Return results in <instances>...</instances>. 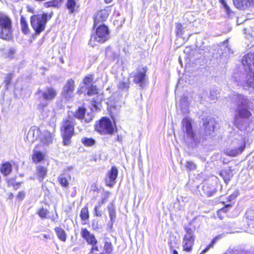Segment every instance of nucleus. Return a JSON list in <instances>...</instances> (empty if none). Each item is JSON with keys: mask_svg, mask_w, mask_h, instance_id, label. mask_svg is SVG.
<instances>
[{"mask_svg": "<svg viewBox=\"0 0 254 254\" xmlns=\"http://www.w3.org/2000/svg\"><path fill=\"white\" fill-rule=\"evenodd\" d=\"M53 134L49 131H45L43 136L41 138V142L45 145H49L53 142Z\"/></svg>", "mask_w": 254, "mask_h": 254, "instance_id": "nucleus-26", "label": "nucleus"}, {"mask_svg": "<svg viewBox=\"0 0 254 254\" xmlns=\"http://www.w3.org/2000/svg\"><path fill=\"white\" fill-rule=\"evenodd\" d=\"M108 209L109 210L111 221L113 223L116 217L115 209L114 207H108Z\"/></svg>", "mask_w": 254, "mask_h": 254, "instance_id": "nucleus-38", "label": "nucleus"}, {"mask_svg": "<svg viewBox=\"0 0 254 254\" xmlns=\"http://www.w3.org/2000/svg\"><path fill=\"white\" fill-rule=\"evenodd\" d=\"M182 127L185 128L186 132L188 136L191 140H194L195 137V133L192 130V127L190 121L185 118L182 121Z\"/></svg>", "mask_w": 254, "mask_h": 254, "instance_id": "nucleus-19", "label": "nucleus"}, {"mask_svg": "<svg viewBox=\"0 0 254 254\" xmlns=\"http://www.w3.org/2000/svg\"><path fill=\"white\" fill-rule=\"evenodd\" d=\"M81 142L84 146L89 147L94 145L96 143V141L92 138L84 137L81 139Z\"/></svg>", "mask_w": 254, "mask_h": 254, "instance_id": "nucleus-35", "label": "nucleus"}, {"mask_svg": "<svg viewBox=\"0 0 254 254\" xmlns=\"http://www.w3.org/2000/svg\"><path fill=\"white\" fill-rule=\"evenodd\" d=\"M204 134L205 136L210 135L214 130V120L210 118L202 119Z\"/></svg>", "mask_w": 254, "mask_h": 254, "instance_id": "nucleus-16", "label": "nucleus"}, {"mask_svg": "<svg viewBox=\"0 0 254 254\" xmlns=\"http://www.w3.org/2000/svg\"><path fill=\"white\" fill-rule=\"evenodd\" d=\"M208 251V249L205 247V248L204 249H203L201 252V253H200V254H204L206 252H207V251Z\"/></svg>", "mask_w": 254, "mask_h": 254, "instance_id": "nucleus-54", "label": "nucleus"}, {"mask_svg": "<svg viewBox=\"0 0 254 254\" xmlns=\"http://www.w3.org/2000/svg\"><path fill=\"white\" fill-rule=\"evenodd\" d=\"M113 0H104V2L106 3H109L111 2Z\"/></svg>", "mask_w": 254, "mask_h": 254, "instance_id": "nucleus-56", "label": "nucleus"}, {"mask_svg": "<svg viewBox=\"0 0 254 254\" xmlns=\"http://www.w3.org/2000/svg\"><path fill=\"white\" fill-rule=\"evenodd\" d=\"M168 244H169V246L170 247V250L171 253L173 254H178L177 251L174 249L175 247L173 245L172 242V241L169 242L168 243Z\"/></svg>", "mask_w": 254, "mask_h": 254, "instance_id": "nucleus-49", "label": "nucleus"}, {"mask_svg": "<svg viewBox=\"0 0 254 254\" xmlns=\"http://www.w3.org/2000/svg\"><path fill=\"white\" fill-rule=\"evenodd\" d=\"M94 31L92 33L91 38L88 41L90 46L94 47L96 43H104L110 38V30L106 25L93 26Z\"/></svg>", "mask_w": 254, "mask_h": 254, "instance_id": "nucleus-5", "label": "nucleus"}, {"mask_svg": "<svg viewBox=\"0 0 254 254\" xmlns=\"http://www.w3.org/2000/svg\"><path fill=\"white\" fill-rule=\"evenodd\" d=\"M130 86V80L129 78H127L125 81H120L118 85V87L119 89L123 90H128Z\"/></svg>", "mask_w": 254, "mask_h": 254, "instance_id": "nucleus-34", "label": "nucleus"}, {"mask_svg": "<svg viewBox=\"0 0 254 254\" xmlns=\"http://www.w3.org/2000/svg\"><path fill=\"white\" fill-rule=\"evenodd\" d=\"M70 175L65 176L64 174H61L58 178V181L61 186L63 188H68L69 187V181L70 180Z\"/></svg>", "mask_w": 254, "mask_h": 254, "instance_id": "nucleus-29", "label": "nucleus"}, {"mask_svg": "<svg viewBox=\"0 0 254 254\" xmlns=\"http://www.w3.org/2000/svg\"><path fill=\"white\" fill-rule=\"evenodd\" d=\"M86 111L85 107L83 106H79L73 113V116L81 122L89 123L93 120L94 115L90 112L86 113Z\"/></svg>", "mask_w": 254, "mask_h": 254, "instance_id": "nucleus-12", "label": "nucleus"}, {"mask_svg": "<svg viewBox=\"0 0 254 254\" xmlns=\"http://www.w3.org/2000/svg\"><path fill=\"white\" fill-rule=\"evenodd\" d=\"M40 93H41V98L45 102L40 103L38 105V108L43 110L48 106L47 102H50L56 98L58 92L54 87L49 86L47 87L43 91L40 89H38L36 94Z\"/></svg>", "mask_w": 254, "mask_h": 254, "instance_id": "nucleus-8", "label": "nucleus"}, {"mask_svg": "<svg viewBox=\"0 0 254 254\" xmlns=\"http://www.w3.org/2000/svg\"><path fill=\"white\" fill-rule=\"evenodd\" d=\"M75 84L73 79L70 78L66 81L63 87L62 96L65 100H69L73 97Z\"/></svg>", "mask_w": 254, "mask_h": 254, "instance_id": "nucleus-13", "label": "nucleus"}, {"mask_svg": "<svg viewBox=\"0 0 254 254\" xmlns=\"http://www.w3.org/2000/svg\"><path fill=\"white\" fill-rule=\"evenodd\" d=\"M36 213L41 219H45L48 217L49 211L48 209L41 207L37 209Z\"/></svg>", "mask_w": 254, "mask_h": 254, "instance_id": "nucleus-32", "label": "nucleus"}, {"mask_svg": "<svg viewBox=\"0 0 254 254\" xmlns=\"http://www.w3.org/2000/svg\"><path fill=\"white\" fill-rule=\"evenodd\" d=\"M236 196H237V195L234 194H232L229 195L227 197V201H230V202L232 201L236 198Z\"/></svg>", "mask_w": 254, "mask_h": 254, "instance_id": "nucleus-51", "label": "nucleus"}, {"mask_svg": "<svg viewBox=\"0 0 254 254\" xmlns=\"http://www.w3.org/2000/svg\"><path fill=\"white\" fill-rule=\"evenodd\" d=\"M233 2L237 9L241 10L254 6V0H233Z\"/></svg>", "mask_w": 254, "mask_h": 254, "instance_id": "nucleus-17", "label": "nucleus"}, {"mask_svg": "<svg viewBox=\"0 0 254 254\" xmlns=\"http://www.w3.org/2000/svg\"><path fill=\"white\" fill-rule=\"evenodd\" d=\"M20 24L22 33L25 35L28 34L30 33V30L26 18L24 16H21L20 18Z\"/></svg>", "mask_w": 254, "mask_h": 254, "instance_id": "nucleus-25", "label": "nucleus"}, {"mask_svg": "<svg viewBox=\"0 0 254 254\" xmlns=\"http://www.w3.org/2000/svg\"><path fill=\"white\" fill-rule=\"evenodd\" d=\"M27 11L30 13H34L35 12V9L33 7L31 6H27Z\"/></svg>", "mask_w": 254, "mask_h": 254, "instance_id": "nucleus-53", "label": "nucleus"}, {"mask_svg": "<svg viewBox=\"0 0 254 254\" xmlns=\"http://www.w3.org/2000/svg\"><path fill=\"white\" fill-rule=\"evenodd\" d=\"M44 158V154L40 151H35L32 155V161L36 164L42 161Z\"/></svg>", "mask_w": 254, "mask_h": 254, "instance_id": "nucleus-31", "label": "nucleus"}, {"mask_svg": "<svg viewBox=\"0 0 254 254\" xmlns=\"http://www.w3.org/2000/svg\"><path fill=\"white\" fill-rule=\"evenodd\" d=\"M147 70L146 66H139L134 72L131 74L132 75L133 82L141 88H144L147 83Z\"/></svg>", "mask_w": 254, "mask_h": 254, "instance_id": "nucleus-9", "label": "nucleus"}, {"mask_svg": "<svg viewBox=\"0 0 254 254\" xmlns=\"http://www.w3.org/2000/svg\"><path fill=\"white\" fill-rule=\"evenodd\" d=\"M184 33V28L183 24L180 22L176 23L175 34L177 37H182Z\"/></svg>", "mask_w": 254, "mask_h": 254, "instance_id": "nucleus-33", "label": "nucleus"}, {"mask_svg": "<svg viewBox=\"0 0 254 254\" xmlns=\"http://www.w3.org/2000/svg\"><path fill=\"white\" fill-rule=\"evenodd\" d=\"M219 2L223 5L227 13L229 14L231 12V9L229 5L227 4L225 0H219Z\"/></svg>", "mask_w": 254, "mask_h": 254, "instance_id": "nucleus-44", "label": "nucleus"}, {"mask_svg": "<svg viewBox=\"0 0 254 254\" xmlns=\"http://www.w3.org/2000/svg\"><path fill=\"white\" fill-rule=\"evenodd\" d=\"M233 205V203H230L225 205L222 208L219 209L217 212V216L220 219H222L224 218L226 214Z\"/></svg>", "mask_w": 254, "mask_h": 254, "instance_id": "nucleus-30", "label": "nucleus"}, {"mask_svg": "<svg viewBox=\"0 0 254 254\" xmlns=\"http://www.w3.org/2000/svg\"><path fill=\"white\" fill-rule=\"evenodd\" d=\"M38 146H39V145L38 144V145H37L36 146V147L37 148V147H38Z\"/></svg>", "mask_w": 254, "mask_h": 254, "instance_id": "nucleus-58", "label": "nucleus"}, {"mask_svg": "<svg viewBox=\"0 0 254 254\" xmlns=\"http://www.w3.org/2000/svg\"><path fill=\"white\" fill-rule=\"evenodd\" d=\"M12 169V165L10 162L7 161L1 164L0 172L3 176H7L11 173Z\"/></svg>", "mask_w": 254, "mask_h": 254, "instance_id": "nucleus-24", "label": "nucleus"}, {"mask_svg": "<svg viewBox=\"0 0 254 254\" xmlns=\"http://www.w3.org/2000/svg\"><path fill=\"white\" fill-rule=\"evenodd\" d=\"M12 22L10 17L0 12V39L8 41L12 38Z\"/></svg>", "mask_w": 254, "mask_h": 254, "instance_id": "nucleus-7", "label": "nucleus"}, {"mask_svg": "<svg viewBox=\"0 0 254 254\" xmlns=\"http://www.w3.org/2000/svg\"><path fill=\"white\" fill-rule=\"evenodd\" d=\"M54 231L58 239L63 242H65L66 240V233L65 231L61 227H56Z\"/></svg>", "mask_w": 254, "mask_h": 254, "instance_id": "nucleus-27", "label": "nucleus"}, {"mask_svg": "<svg viewBox=\"0 0 254 254\" xmlns=\"http://www.w3.org/2000/svg\"><path fill=\"white\" fill-rule=\"evenodd\" d=\"M118 176V170L117 168L115 166H112L107 173V178L105 181L106 186L110 188L113 187L116 183Z\"/></svg>", "mask_w": 254, "mask_h": 254, "instance_id": "nucleus-15", "label": "nucleus"}, {"mask_svg": "<svg viewBox=\"0 0 254 254\" xmlns=\"http://www.w3.org/2000/svg\"><path fill=\"white\" fill-rule=\"evenodd\" d=\"M245 148L246 144L245 143H243V144L241 145L239 147L227 150L225 153L228 156L231 157H235L241 154L243 152V151L245 150Z\"/></svg>", "mask_w": 254, "mask_h": 254, "instance_id": "nucleus-22", "label": "nucleus"}, {"mask_svg": "<svg viewBox=\"0 0 254 254\" xmlns=\"http://www.w3.org/2000/svg\"><path fill=\"white\" fill-rule=\"evenodd\" d=\"M104 250L107 254H111L113 250V247L111 242H105L104 245Z\"/></svg>", "mask_w": 254, "mask_h": 254, "instance_id": "nucleus-36", "label": "nucleus"}, {"mask_svg": "<svg viewBox=\"0 0 254 254\" xmlns=\"http://www.w3.org/2000/svg\"><path fill=\"white\" fill-rule=\"evenodd\" d=\"M100 254H104V253H101Z\"/></svg>", "mask_w": 254, "mask_h": 254, "instance_id": "nucleus-59", "label": "nucleus"}, {"mask_svg": "<svg viewBox=\"0 0 254 254\" xmlns=\"http://www.w3.org/2000/svg\"><path fill=\"white\" fill-rule=\"evenodd\" d=\"M79 216L81 219V224L83 225H86L89 219V211L88 206L85 205L80 210Z\"/></svg>", "mask_w": 254, "mask_h": 254, "instance_id": "nucleus-21", "label": "nucleus"}, {"mask_svg": "<svg viewBox=\"0 0 254 254\" xmlns=\"http://www.w3.org/2000/svg\"><path fill=\"white\" fill-rule=\"evenodd\" d=\"M186 167L188 172H190L192 170H195L196 168V165L193 162L191 161H187Z\"/></svg>", "mask_w": 254, "mask_h": 254, "instance_id": "nucleus-39", "label": "nucleus"}, {"mask_svg": "<svg viewBox=\"0 0 254 254\" xmlns=\"http://www.w3.org/2000/svg\"><path fill=\"white\" fill-rule=\"evenodd\" d=\"M185 234L183 238V250L187 253H191L195 244V226L190 222L187 226H185Z\"/></svg>", "mask_w": 254, "mask_h": 254, "instance_id": "nucleus-6", "label": "nucleus"}, {"mask_svg": "<svg viewBox=\"0 0 254 254\" xmlns=\"http://www.w3.org/2000/svg\"><path fill=\"white\" fill-rule=\"evenodd\" d=\"M20 185H21V183L18 182V183L12 184V186L14 189L16 190L20 187Z\"/></svg>", "mask_w": 254, "mask_h": 254, "instance_id": "nucleus-52", "label": "nucleus"}, {"mask_svg": "<svg viewBox=\"0 0 254 254\" xmlns=\"http://www.w3.org/2000/svg\"><path fill=\"white\" fill-rule=\"evenodd\" d=\"M251 104L253 105V103L251 102L247 98L243 96L242 97V102L239 106V108L237 110V115L235 118H238L243 119H249L252 116V114L249 110V105Z\"/></svg>", "mask_w": 254, "mask_h": 254, "instance_id": "nucleus-10", "label": "nucleus"}, {"mask_svg": "<svg viewBox=\"0 0 254 254\" xmlns=\"http://www.w3.org/2000/svg\"><path fill=\"white\" fill-rule=\"evenodd\" d=\"M47 167L43 166H38L36 168V177L40 181H43L47 175Z\"/></svg>", "mask_w": 254, "mask_h": 254, "instance_id": "nucleus-23", "label": "nucleus"}, {"mask_svg": "<svg viewBox=\"0 0 254 254\" xmlns=\"http://www.w3.org/2000/svg\"><path fill=\"white\" fill-rule=\"evenodd\" d=\"M26 193L24 191H20L16 196V199L19 201H22L25 197Z\"/></svg>", "mask_w": 254, "mask_h": 254, "instance_id": "nucleus-42", "label": "nucleus"}, {"mask_svg": "<svg viewBox=\"0 0 254 254\" xmlns=\"http://www.w3.org/2000/svg\"><path fill=\"white\" fill-rule=\"evenodd\" d=\"M219 175L223 178L225 183L228 185L233 177L232 170L231 167L228 169H224L219 172Z\"/></svg>", "mask_w": 254, "mask_h": 254, "instance_id": "nucleus-20", "label": "nucleus"}, {"mask_svg": "<svg viewBox=\"0 0 254 254\" xmlns=\"http://www.w3.org/2000/svg\"><path fill=\"white\" fill-rule=\"evenodd\" d=\"M80 235L87 244L91 246L90 248L91 253L93 251H99V247L97 246L98 240L94 234L92 233L87 228H82L81 229Z\"/></svg>", "mask_w": 254, "mask_h": 254, "instance_id": "nucleus-11", "label": "nucleus"}, {"mask_svg": "<svg viewBox=\"0 0 254 254\" xmlns=\"http://www.w3.org/2000/svg\"><path fill=\"white\" fill-rule=\"evenodd\" d=\"M109 15V11L106 9L97 11L94 15L93 26L105 25L103 23L106 21Z\"/></svg>", "mask_w": 254, "mask_h": 254, "instance_id": "nucleus-14", "label": "nucleus"}, {"mask_svg": "<svg viewBox=\"0 0 254 254\" xmlns=\"http://www.w3.org/2000/svg\"><path fill=\"white\" fill-rule=\"evenodd\" d=\"M113 123L110 119L107 117H101L95 122L94 125V131L102 135H112L117 131L114 117L110 115Z\"/></svg>", "mask_w": 254, "mask_h": 254, "instance_id": "nucleus-2", "label": "nucleus"}, {"mask_svg": "<svg viewBox=\"0 0 254 254\" xmlns=\"http://www.w3.org/2000/svg\"><path fill=\"white\" fill-rule=\"evenodd\" d=\"M217 239H218V238L217 237H214V238H213V239L212 240V241H211L210 244H208L206 247L208 249V250L210 249L213 248L214 245L215 243H216V242L217 241Z\"/></svg>", "mask_w": 254, "mask_h": 254, "instance_id": "nucleus-48", "label": "nucleus"}, {"mask_svg": "<svg viewBox=\"0 0 254 254\" xmlns=\"http://www.w3.org/2000/svg\"><path fill=\"white\" fill-rule=\"evenodd\" d=\"M33 136V137H35L36 139L38 137V135L40 132V129L38 127H34L32 130Z\"/></svg>", "mask_w": 254, "mask_h": 254, "instance_id": "nucleus-47", "label": "nucleus"}, {"mask_svg": "<svg viewBox=\"0 0 254 254\" xmlns=\"http://www.w3.org/2000/svg\"><path fill=\"white\" fill-rule=\"evenodd\" d=\"M54 12L51 11L49 13L43 12L40 14H33L30 16V24L35 35H39L45 30L47 22L52 18Z\"/></svg>", "mask_w": 254, "mask_h": 254, "instance_id": "nucleus-3", "label": "nucleus"}, {"mask_svg": "<svg viewBox=\"0 0 254 254\" xmlns=\"http://www.w3.org/2000/svg\"><path fill=\"white\" fill-rule=\"evenodd\" d=\"M14 196L13 194L12 193H10L9 194L8 198L10 199H12L13 198Z\"/></svg>", "mask_w": 254, "mask_h": 254, "instance_id": "nucleus-55", "label": "nucleus"}, {"mask_svg": "<svg viewBox=\"0 0 254 254\" xmlns=\"http://www.w3.org/2000/svg\"><path fill=\"white\" fill-rule=\"evenodd\" d=\"M202 190L204 194L207 197L213 196L217 191L213 183L209 180L204 182L202 185Z\"/></svg>", "mask_w": 254, "mask_h": 254, "instance_id": "nucleus-18", "label": "nucleus"}, {"mask_svg": "<svg viewBox=\"0 0 254 254\" xmlns=\"http://www.w3.org/2000/svg\"><path fill=\"white\" fill-rule=\"evenodd\" d=\"M44 6L46 8L53 7V2L52 1V0L44 2Z\"/></svg>", "mask_w": 254, "mask_h": 254, "instance_id": "nucleus-50", "label": "nucleus"}, {"mask_svg": "<svg viewBox=\"0 0 254 254\" xmlns=\"http://www.w3.org/2000/svg\"><path fill=\"white\" fill-rule=\"evenodd\" d=\"M92 227L94 230H96L100 228V225L99 224V222L97 220L93 219L92 221Z\"/></svg>", "mask_w": 254, "mask_h": 254, "instance_id": "nucleus-46", "label": "nucleus"}, {"mask_svg": "<svg viewBox=\"0 0 254 254\" xmlns=\"http://www.w3.org/2000/svg\"><path fill=\"white\" fill-rule=\"evenodd\" d=\"M102 205L97 203L94 208V216L96 217H101L103 212L101 209Z\"/></svg>", "mask_w": 254, "mask_h": 254, "instance_id": "nucleus-37", "label": "nucleus"}, {"mask_svg": "<svg viewBox=\"0 0 254 254\" xmlns=\"http://www.w3.org/2000/svg\"><path fill=\"white\" fill-rule=\"evenodd\" d=\"M243 60L245 62V64L248 65L250 70L253 69L254 70V53L245 55Z\"/></svg>", "mask_w": 254, "mask_h": 254, "instance_id": "nucleus-28", "label": "nucleus"}, {"mask_svg": "<svg viewBox=\"0 0 254 254\" xmlns=\"http://www.w3.org/2000/svg\"><path fill=\"white\" fill-rule=\"evenodd\" d=\"M56 219V218H55V217H52L51 218V220L52 221H55Z\"/></svg>", "mask_w": 254, "mask_h": 254, "instance_id": "nucleus-57", "label": "nucleus"}, {"mask_svg": "<svg viewBox=\"0 0 254 254\" xmlns=\"http://www.w3.org/2000/svg\"><path fill=\"white\" fill-rule=\"evenodd\" d=\"M94 74L89 73L85 75L82 79L83 86L78 88L76 93L78 95H81L85 90V95L88 96H96L98 98L100 95V89L96 85H94Z\"/></svg>", "mask_w": 254, "mask_h": 254, "instance_id": "nucleus-4", "label": "nucleus"}, {"mask_svg": "<svg viewBox=\"0 0 254 254\" xmlns=\"http://www.w3.org/2000/svg\"><path fill=\"white\" fill-rule=\"evenodd\" d=\"M75 120L70 117L64 118L61 122L60 130L63 145H70L71 139L75 134Z\"/></svg>", "mask_w": 254, "mask_h": 254, "instance_id": "nucleus-1", "label": "nucleus"}, {"mask_svg": "<svg viewBox=\"0 0 254 254\" xmlns=\"http://www.w3.org/2000/svg\"><path fill=\"white\" fill-rule=\"evenodd\" d=\"M13 76L14 74L13 73H8L6 75L4 82L7 88L11 84Z\"/></svg>", "mask_w": 254, "mask_h": 254, "instance_id": "nucleus-40", "label": "nucleus"}, {"mask_svg": "<svg viewBox=\"0 0 254 254\" xmlns=\"http://www.w3.org/2000/svg\"><path fill=\"white\" fill-rule=\"evenodd\" d=\"M54 7L59 8L64 1V0H52Z\"/></svg>", "mask_w": 254, "mask_h": 254, "instance_id": "nucleus-45", "label": "nucleus"}, {"mask_svg": "<svg viewBox=\"0 0 254 254\" xmlns=\"http://www.w3.org/2000/svg\"><path fill=\"white\" fill-rule=\"evenodd\" d=\"M110 194L111 192L110 191H105L104 192L103 197L100 199V201L98 202V203L101 205H102L103 204L105 203L107 201L108 197Z\"/></svg>", "mask_w": 254, "mask_h": 254, "instance_id": "nucleus-41", "label": "nucleus"}, {"mask_svg": "<svg viewBox=\"0 0 254 254\" xmlns=\"http://www.w3.org/2000/svg\"><path fill=\"white\" fill-rule=\"evenodd\" d=\"M92 104V110H94L95 111H97L100 110V108L98 107V103L97 100L95 99H93L91 101Z\"/></svg>", "mask_w": 254, "mask_h": 254, "instance_id": "nucleus-43", "label": "nucleus"}]
</instances>
